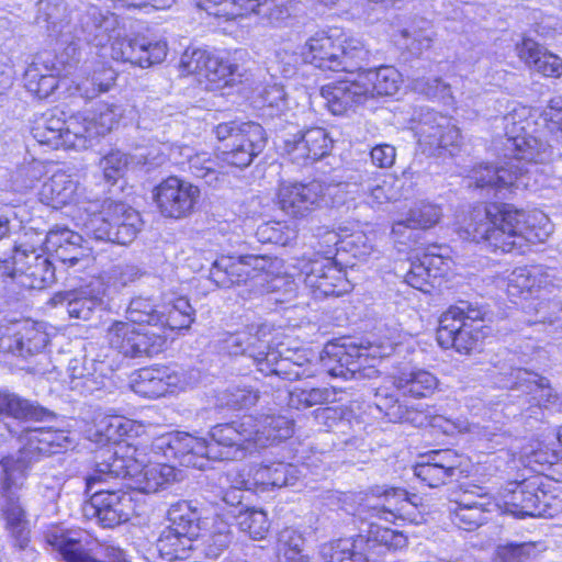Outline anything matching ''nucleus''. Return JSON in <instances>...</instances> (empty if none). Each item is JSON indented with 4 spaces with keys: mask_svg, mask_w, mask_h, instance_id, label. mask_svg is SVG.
<instances>
[{
    "mask_svg": "<svg viewBox=\"0 0 562 562\" xmlns=\"http://www.w3.org/2000/svg\"><path fill=\"white\" fill-rule=\"evenodd\" d=\"M35 22L64 43L77 40L101 48L111 43L110 56L114 60L142 68L164 61L168 52L164 40L140 34L121 37L119 16L93 4L68 11L63 0H38Z\"/></svg>",
    "mask_w": 562,
    "mask_h": 562,
    "instance_id": "nucleus-1",
    "label": "nucleus"
},
{
    "mask_svg": "<svg viewBox=\"0 0 562 562\" xmlns=\"http://www.w3.org/2000/svg\"><path fill=\"white\" fill-rule=\"evenodd\" d=\"M528 111L514 110L504 116V158L497 165H480L471 170L469 186L493 192L496 198H507L513 189L529 186V173L538 171V165L551 161L552 146L527 130L531 123Z\"/></svg>",
    "mask_w": 562,
    "mask_h": 562,
    "instance_id": "nucleus-2",
    "label": "nucleus"
},
{
    "mask_svg": "<svg viewBox=\"0 0 562 562\" xmlns=\"http://www.w3.org/2000/svg\"><path fill=\"white\" fill-rule=\"evenodd\" d=\"M148 464L128 456H120L116 446H105L95 451L94 468L86 477L87 491L92 492L97 484L113 479L130 480L128 486L150 494L165 488L175 481V465L169 464L162 454L151 449Z\"/></svg>",
    "mask_w": 562,
    "mask_h": 562,
    "instance_id": "nucleus-3",
    "label": "nucleus"
},
{
    "mask_svg": "<svg viewBox=\"0 0 562 562\" xmlns=\"http://www.w3.org/2000/svg\"><path fill=\"white\" fill-rule=\"evenodd\" d=\"M465 233L471 240L485 241L494 251L503 252L521 247L522 240L533 241V238L539 237L533 233L530 214L513 204L498 202L476 205Z\"/></svg>",
    "mask_w": 562,
    "mask_h": 562,
    "instance_id": "nucleus-4",
    "label": "nucleus"
},
{
    "mask_svg": "<svg viewBox=\"0 0 562 562\" xmlns=\"http://www.w3.org/2000/svg\"><path fill=\"white\" fill-rule=\"evenodd\" d=\"M20 448L0 461V496L23 488L35 467L70 443L64 430L27 428L19 435Z\"/></svg>",
    "mask_w": 562,
    "mask_h": 562,
    "instance_id": "nucleus-5",
    "label": "nucleus"
},
{
    "mask_svg": "<svg viewBox=\"0 0 562 562\" xmlns=\"http://www.w3.org/2000/svg\"><path fill=\"white\" fill-rule=\"evenodd\" d=\"M268 336L267 326H250L245 331L225 334L220 340L221 349L231 356L249 358L265 375L273 374L289 381L313 375L303 362L283 357L280 350L271 347Z\"/></svg>",
    "mask_w": 562,
    "mask_h": 562,
    "instance_id": "nucleus-6",
    "label": "nucleus"
},
{
    "mask_svg": "<svg viewBox=\"0 0 562 562\" xmlns=\"http://www.w3.org/2000/svg\"><path fill=\"white\" fill-rule=\"evenodd\" d=\"M43 234L25 231L15 240L10 258L0 260V279L22 289L42 290L56 281L55 267L44 254Z\"/></svg>",
    "mask_w": 562,
    "mask_h": 562,
    "instance_id": "nucleus-7",
    "label": "nucleus"
},
{
    "mask_svg": "<svg viewBox=\"0 0 562 562\" xmlns=\"http://www.w3.org/2000/svg\"><path fill=\"white\" fill-rule=\"evenodd\" d=\"M278 259L269 256H223L210 269V279L218 288H248V294L274 292L284 283V278L274 273Z\"/></svg>",
    "mask_w": 562,
    "mask_h": 562,
    "instance_id": "nucleus-8",
    "label": "nucleus"
},
{
    "mask_svg": "<svg viewBox=\"0 0 562 562\" xmlns=\"http://www.w3.org/2000/svg\"><path fill=\"white\" fill-rule=\"evenodd\" d=\"M86 217L81 225L89 238L119 245L132 243L139 233L143 221L132 206L113 200H93L82 204Z\"/></svg>",
    "mask_w": 562,
    "mask_h": 562,
    "instance_id": "nucleus-9",
    "label": "nucleus"
},
{
    "mask_svg": "<svg viewBox=\"0 0 562 562\" xmlns=\"http://www.w3.org/2000/svg\"><path fill=\"white\" fill-rule=\"evenodd\" d=\"M439 386L438 378L424 369L402 372L393 379V390L380 386L375 392V406L392 423L423 425L426 419L417 407L408 406L400 397L426 398Z\"/></svg>",
    "mask_w": 562,
    "mask_h": 562,
    "instance_id": "nucleus-10",
    "label": "nucleus"
},
{
    "mask_svg": "<svg viewBox=\"0 0 562 562\" xmlns=\"http://www.w3.org/2000/svg\"><path fill=\"white\" fill-rule=\"evenodd\" d=\"M487 311L477 303L459 301L439 318L437 341L445 348H453L461 355H469L483 337L482 325Z\"/></svg>",
    "mask_w": 562,
    "mask_h": 562,
    "instance_id": "nucleus-11",
    "label": "nucleus"
},
{
    "mask_svg": "<svg viewBox=\"0 0 562 562\" xmlns=\"http://www.w3.org/2000/svg\"><path fill=\"white\" fill-rule=\"evenodd\" d=\"M214 134L222 143L218 154L221 162L239 169L248 167L267 143L262 126L250 121L220 123L215 126Z\"/></svg>",
    "mask_w": 562,
    "mask_h": 562,
    "instance_id": "nucleus-12",
    "label": "nucleus"
},
{
    "mask_svg": "<svg viewBox=\"0 0 562 562\" xmlns=\"http://www.w3.org/2000/svg\"><path fill=\"white\" fill-rule=\"evenodd\" d=\"M339 186L325 184L321 181L307 183L282 181L278 190L280 209L292 217H306L324 206L334 205L330 198L339 191Z\"/></svg>",
    "mask_w": 562,
    "mask_h": 562,
    "instance_id": "nucleus-13",
    "label": "nucleus"
},
{
    "mask_svg": "<svg viewBox=\"0 0 562 562\" xmlns=\"http://www.w3.org/2000/svg\"><path fill=\"white\" fill-rule=\"evenodd\" d=\"M44 538L67 562H130L125 551L112 544L100 546L98 557L91 555L88 536L81 530L52 526L44 532Z\"/></svg>",
    "mask_w": 562,
    "mask_h": 562,
    "instance_id": "nucleus-14",
    "label": "nucleus"
},
{
    "mask_svg": "<svg viewBox=\"0 0 562 562\" xmlns=\"http://www.w3.org/2000/svg\"><path fill=\"white\" fill-rule=\"evenodd\" d=\"M200 380V371L180 366L148 367L138 370L133 380V391L144 397L158 398L193 387Z\"/></svg>",
    "mask_w": 562,
    "mask_h": 562,
    "instance_id": "nucleus-15",
    "label": "nucleus"
},
{
    "mask_svg": "<svg viewBox=\"0 0 562 562\" xmlns=\"http://www.w3.org/2000/svg\"><path fill=\"white\" fill-rule=\"evenodd\" d=\"M86 132L80 125V116L64 119V113L57 110H49L33 121L31 134L41 145L52 149H86Z\"/></svg>",
    "mask_w": 562,
    "mask_h": 562,
    "instance_id": "nucleus-16",
    "label": "nucleus"
},
{
    "mask_svg": "<svg viewBox=\"0 0 562 562\" xmlns=\"http://www.w3.org/2000/svg\"><path fill=\"white\" fill-rule=\"evenodd\" d=\"M153 450L167 461H178L180 465L205 470L211 461L209 439L188 432H170L153 441Z\"/></svg>",
    "mask_w": 562,
    "mask_h": 562,
    "instance_id": "nucleus-17",
    "label": "nucleus"
},
{
    "mask_svg": "<svg viewBox=\"0 0 562 562\" xmlns=\"http://www.w3.org/2000/svg\"><path fill=\"white\" fill-rule=\"evenodd\" d=\"M415 120V134L424 153L440 156L442 150L459 145L460 132L449 117L428 108H420Z\"/></svg>",
    "mask_w": 562,
    "mask_h": 562,
    "instance_id": "nucleus-18",
    "label": "nucleus"
},
{
    "mask_svg": "<svg viewBox=\"0 0 562 562\" xmlns=\"http://www.w3.org/2000/svg\"><path fill=\"white\" fill-rule=\"evenodd\" d=\"M106 339L111 348L125 357H151L160 352L167 337L154 329H140L136 325L116 321L106 330Z\"/></svg>",
    "mask_w": 562,
    "mask_h": 562,
    "instance_id": "nucleus-19",
    "label": "nucleus"
},
{
    "mask_svg": "<svg viewBox=\"0 0 562 562\" xmlns=\"http://www.w3.org/2000/svg\"><path fill=\"white\" fill-rule=\"evenodd\" d=\"M369 347L357 345L349 340L344 342H329L325 346L321 361L324 370L333 378L342 380L360 379L364 374L368 358L371 356Z\"/></svg>",
    "mask_w": 562,
    "mask_h": 562,
    "instance_id": "nucleus-20",
    "label": "nucleus"
},
{
    "mask_svg": "<svg viewBox=\"0 0 562 562\" xmlns=\"http://www.w3.org/2000/svg\"><path fill=\"white\" fill-rule=\"evenodd\" d=\"M48 342L43 327L31 321L0 322V352L22 358L40 352Z\"/></svg>",
    "mask_w": 562,
    "mask_h": 562,
    "instance_id": "nucleus-21",
    "label": "nucleus"
},
{
    "mask_svg": "<svg viewBox=\"0 0 562 562\" xmlns=\"http://www.w3.org/2000/svg\"><path fill=\"white\" fill-rule=\"evenodd\" d=\"M200 196V190L178 177H168L154 190V200L166 217L181 218L189 215Z\"/></svg>",
    "mask_w": 562,
    "mask_h": 562,
    "instance_id": "nucleus-22",
    "label": "nucleus"
},
{
    "mask_svg": "<svg viewBox=\"0 0 562 562\" xmlns=\"http://www.w3.org/2000/svg\"><path fill=\"white\" fill-rule=\"evenodd\" d=\"M132 497L122 490H95L83 512L86 517L95 518L103 528H114L130 519Z\"/></svg>",
    "mask_w": 562,
    "mask_h": 562,
    "instance_id": "nucleus-23",
    "label": "nucleus"
},
{
    "mask_svg": "<svg viewBox=\"0 0 562 562\" xmlns=\"http://www.w3.org/2000/svg\"><path fill=\"white\" fill-rule=\"evenodd\" d=\"M302 273L305 285L317 300L340 296L349 289L345 272L327 257L310 260L304 265Z\"/></svg>",
    "mask_w": 562,
    "mask_h": 562,
    "instance_id": "nucleus-24",
    "label": "nucleus"
},
{
    "mask_svg": "<svg viewBox=\"0 0 562 562\" xmlns=\"http://www.w3.org/2000/svg\"><path fill=\"white\" fill-rule=\"evenodd\" d=\"M283 150L297 165H306L326 156L331 148V138L323 127H312L279 136Z\"/></svg>",
    "mask_w": 562,
    "mask_h": 562,
    "instance_id": "nucleus-25",
    "label": "nucleus"
},
{
    "mask_svg": "<svg viewBox=\"0 0 562 562\" xmlns=\"http://www.w3.org/2000/svg\"><path fill=\"white\" fill-rule=\"evenodd\" d=\"M211 459L215 461L243 460L251 454L247 430L239 422L217 424L209 431Z\"/></svg>",
    "mask_w": 562,
    "mask_h": 562,
    "instance_id": "nucleus-26",
    "label": "nucleus"
},
{
    "mask_svg": "<svg viewBox=\"0 0 562 562\" xmlns=\"http://www.w3.org/2000/svg\"><path fill=\"white\" fill-rule=\"evenodd\" d=\"M447 252L446 247L428 246L422 257L417 255L416 260L411 262L409 270L405 274L406 283L422 292H430L436 280L450 269L451 259Z\"/></svg>",
    "mask_w": 562,
    "mask_h": 562,
    "instance_id": "nucleus-27",
    "label": "nucleus"
},
{
    "mask_svg": "<svg viewBox=\"0 0 562 562\" xmlns=\"http://www.w3.org/2000/svg\"><path fill=\"white\" fill-rule=\"evenodd\" d=\"M105 286L100 280H92L78 289L55 293L53 305H66L70 317L88 321L95 311L105 307Z\"/></svg>",
    "mask_w": 562,
    "mask_h": 562,
    "instance_id": "nucleus-28",
    "label": "nucleus"
},
{
    "mask_svg": "<svg viewBox=\"0 0 562 562\" xmlns=\"http://www.w3.org/2000/svg\"><path fill=\"white\" fill-rule=\"evenodd\" d=\"M180 66L188 75H196L215 87L226 86L237 67L212 53L194 48L187 49L180 59Z\"/></svg>",
    "mask_w": 562,
    "mask_h": 562,
    "instance_id": "nucleus-29",
    "label": "nucleus"
},
{
    "mask_svg": "<svg viewBox=\"0 0 562 562\" xmlns=\"http://www.w3.org/2000/svg\"><path fill=\"white\" fill-rule=\"evenodd\" d=\"M241 426L247 430L251 454L258 449L277 445L290 438L293 434V422L283 416L263 415L255 417L248 415L241 418Z\"/></svg>",
    "mask_w": 562,
    "mask_h": 562,
    "instance_id": "nucleus-30",
    "label": "nucleus"
},
{
    "mask_svg": "<svg viewBox=\"0 0 562 562\" xmlns=\"http://www.w3.org/2000/svg\"><path fill=\"white\" fill-rule=\"evenodd\" d=\"M38 200L53 209H61L72 203L77 204L79 221L86 217L82 204L91 200H81V187L78 179L66 171H56L52 177L45 180L38 190Z\"/></svg>",
    "mask_w": 562,
    "mask_h": 562,
    "instance_id": "nucleus-31",
    "label": "nucleus"
},
{
    "mask_svg": "<svg viewBox=\"0 0 562 562\" xmlns=\"http://www.w3.org/2000/svg\"><path fill=\"white\" fill-rule=\"evenodd\" d=\"M554 278V270L551 269L518 267L507 278L506 293L515 304H518L519 300H524V303H527L532 297H536L533 294L541 289L557 286L553 283Z\"/></svg>",
    "mask_w": 562,
    "mask_h": 562,
    "instance_id": "nucleus-32",
    "label": "nucleus"
},
{
    "mask_svg": "<svg viewBox=\"0 0 562 562\" xmlns=\"http://www.w3.org/2000/svg\"><path fill=\"white\" fill-rule=\"evenodd\" d=\"M321 94L334 115H344L369 100L368 90L359 74L353 80H341L323 86Z\"/></svg>",
    "mask_w": 562,
    "mask_h": 562,
    "instance_id": "nucleus-33",
    "label": "nucleus"
},
{
    "mask_svg": "<svg viewBox=\"0 0 562 562\" xmlns=\"http://www.w3.org/2000/svg\"><path fill=\"white\" fill-rule=\"evenodd\" d=\"M459 467L460 457L454 450H437L414 467V475L434 488L450 482Z\"/></svg>",
    "mask_w": 562,
    "mask_h": 562,
    "instance_id": "nucleus-34",
    "label": "nucleus"
},
{
    "mask_svg": "<svg viewBox=\"0 0 562 562\" xmlns=\"http://www.w3.org/2000/svg\"><path fill=\"white\" fill-rule=\"evenodd\" d=\"M55 59L52 53L43 52L35 55L25 69V87L38 98H47L58 87L59 69Z\"/></svg>",
    "mask_w": 562,
    "mask_h": 562,
    "instance_id": "nucleus-35",
    "label": "nucleus"
},
{
    "mask_svg": "<svg viewBox=\"0 0 562 562\" xmlns=\"http://www.w3.org/2000/svg\"><path fill=\"white\" fill-rule=\"evenodd\" d=\"M339 35L316 33L303 45L305 64L322 70L339 71Z\"/></svg>",
    "mask_w": 562,
    "mask_h": 562,
    "instance_id": "nucleus-36",
    "label": "nucleus"
},
{
    "mask_svg": "<svg viewBox=\"0 0 562 562\" xmlns=\"http://www.w3.org/2000/svg\"><path fill=\"white\" fill-rule=\"evenodd\" d=\"M196 7L210 15L227 20L256 13L271 18L274 0H195Z\"/></svg>",
    "mask_w": 562,
    "mask_h": 562,
    "instance_id": "nucleus-37",
    "label": "nucleus"
},
{
    "mask_svg": "<svg viewBox=\"0 0 562 562\" xmlns=\"http://www.w3.org/2000/svg\"><path fill=\"white\" fill-rule=\"evenodd\" d=\"M513 488L505 495V504L519 516H542L546 512L541 507L546 493L540 490L538 477L512 484Z\"/></svg>",
    "mask_w": 562,
    "mask_h": 562,
    "instance_id": "nucleus-38",
    "label": "nucleus"
},
{
    "mask_svg": "<svg viewBox=\"0 0 562 562\" xmlns=\"http://www.w3.org/2000/svg\"><path fill=\"white\" fill-rule=\"evenodd\" d=\"M248 475L254 486L268 491L294 485L301 471L292 463L272 462L252 467Z\"/></svg>",
    "mask_w": 562,
    "mask_h": 562,
    "instance_id": "nucleus-39",
    "label": "nucleus"
},
{
    "mask_svg": "<svg viewBox=\"0 0 562 562\" xmlns=\"http://www.w3.org/2000/svg\"><path fill=\"white\" fill-rule=\"evenodd\" d=\"M0 512L5 521V529L20 550H26L30 543V528L26 513L21 506L14 491L0 496Z\"/></svg>",
    "mask_w": 562,
    "mask_h": 562,
    "instance_id": "nucleus-40",
    "label": "nucleus"
},
{
    "mask_svg": "<svg viewBox=\"0 0 562 562\" xmlns=\"http://www.w3.org/2000/svg\"><path fill=\"white\" fill-rule=\"evenodd\" d=\"M517 52L529 68L541 74L544 77L559 78L562 76V59L550 53L531 38H524L517 45Z\"/></svg>",
    "mask_w": 562,
    "mask_h": 562,
    "instance_id": "nucleus-41",
    "label": "nucleus"
},
{
    "mask_svg": "<svg viewBox=\"0 0 562 562\" xmlns=\"http://www.w3.org/2000/svg\"><path fill=\"white\" fill-rule=\"evenodd\" d=\"M512 376L514 379L513 386L535 394L540 406L557 411L562 408L559 394L552 390L547 378L520 368L514 370Z\"/></svg>",
    "mask_w": 562,
    "mask_h": 562,
    "instance_id": "nucleus-42",
    "label": "nucleus"
},
{
    "mask_svg": "<svg viewBox=\"0 0 562 562\" xmlns=\"http://www.w3.org/2000/svg\"><path fill=\"white\" fill-rule=\"evenodd\" d=\"M359 75L368 90V99L394 95L403 82L401 72L393 66L364 69Z\"/></svg>",
    "mask_w": 562,
    "mask_h": 562,
    "instance_id": "nucleus-43",
    "label": "nucleus"
},
{
    "mask_svg": "<svg viewBox=\"0 0 562 562\" xmlns=\"http://www.w3.org/2000/svg\"><path fill=\"white\" fill-rule=\"evenodd\" d=\"M122 109L116 104L101 103L95 109L92 117H80V125L86 132H81L86 136V148L92 145L93 139L98 136L105 135L111 132L122 116Z\"/></svg>",
    "mask_w": 562,
    "mask_h": 562,
    "instance_id": "nucleus-44",
    "label": "nucleus"
},
{
    "mask_svg": "<svg viewBox=\"0 0 562 562\" xmlns=\"http://www.w3.org/2000/svg\"><path fill=\"white\" fill-rule=\"evenodd\" d=\"M15 419L48 420L55 417L54 412L19 396L15 393L0 391V415Z\"/></svg>",
    "mask_w": 562,
    "mask_h": 562,
    "instance_id": "nucleus-45",
    "label": "nucleus"
},
{
    "mask_svg": "<svg viewBox=\"0 0 562 562\" xmlns=\"http://www.w3.org/2000/svg\"><path fill=\"white\" fill-rule=\"evenodd\" d=\"M161 321L155 333L166 337L165 330L187 329L194 321V310L186 297H178L172 303L166 304L159 311Z\"/></svg>",
    "mask_w": 562,
    "mask_h": 562,
    "instance_id": "nucleus-46",
    "label": "nucleus"
},
{
    "mask_svg": "<svg viewBox=\"0 0 562 562\" xmlns=\"http://www.w3.org/2000/svg\"><path fill=\"white\" fill-rule=\"evenodd\" d=\"M168 528L178 535L195 541L200 532V515L189 502L182 501L170 506Z\"/></svg>",
    "mask_w": 562,
    "mask_h": 562,
    "instance_id": "nucleus-47",
    "label": "nucleus"
},
{
    "mask_svg": "<svg viewBox=\"0 0 562 562\" xmlns=\"http://www.w3.org/2000/svg\"><path fill=\"white\" fill-rule=\"evenodd\" d=\"M362 538L358 540L339 539L321 547L322 562H376L362 552Z\"/></svg>",
    "mask_w": 562,
    "mask_h": 562,
    "instance_id": "nucleus-48",
    "label": "nucleus"
},
{
    "mask_svg": "<svg viewBox=\"0 0 562 562\" xmlns=\"http://www.w3.org/2000/svg\"><path fill=\"white\" fill-rule=\"evenodd\" d=\"M529 324H549L562 329V301L546 297H532L522 303Z\"/></svg>",
    "mask_w": 562,
    "mask_h": 562,
    "instance_id": "nucleus-49",
    "label": "nucleus"
},
{
    "mask_svg": "<svg viewBox=\"0 0 562 562\" xmlns=\"http://www.w3.org/2000/svg\"><path fill=\"white\" fill-rule=\"evenodd\" d=\"M187 165L189 172L193 177L204 180L207 186L216 188L225 180L226 171H224V165L218 159V156L212 158L205 151L192 154Z\"/></svg>",
    "mask_w": 562,
    "mask_h": 562,
    "instance_id": "nucleus-50",
    "label": "nucleus"
},
{
    "mask_svg": "<svg viewBox=\"0 0 562 562\" xmlns=\"http://www.w3.org/2000/svg\"><path fill=\"white\" fill-rule=\"evenodd\" d=\"M339 71H362V66L369 61L370 50L362 40L353 36L339 35Z\"/></svg>",
    "mask_w": 562,
    "mask_h": 562,
    "instance_id": "nucleus-51",
    "label": "nucleus"
},
{
    "mask_svg": "<svg viewBox=\"0 0 562 562\" xmlns=\"http://www.w3.org/2000/svg\"><path fill=\"white\" fill-rule=\"evenodd\" d=\"M412 505L408 493L405 490L392 487L384 491L382 503L371 508L372 517H378L385 521H394L397 518H403Z\"/></svg>",
    "mask_w": 562,
    "mask_h": 562,
    "instance_id": "nucleus-52",
    "label": "nucleus"
},
{
    "mask_svg": "<svg viewBox=\"0 0 562 562\" xmlns=\"http://www.w3.org/2000/svg\"><path fill=\"white\" fill-rule=\"evenodd\" d=\"M156 548L164 560H186L189 558V552L194 549V541L167 527L161 531Z\"/></svg>",
    "mask_w": 562,
    "mask_h": 562,
    "instance_id": "nucleus-53",
    "label": "nucleus"
},
{
    "mask_svg": "<svg viewBox=\"0 0 562 562\" xmlns=\"http://www.w3.org/2000/svg\"><path fill=\"white\" fill-rule=\"evenodd\" d=\"M127 323L134 325H148L157 329L161 314L149 297H133L125 311Z\"/></svg>",
    "mask_w": 562,
    "mask_h": 562,
    "instance_id": "nucleus-54",
    "label": "nucleus"
},
{
    "mask_svg": "<svg viewBox=\"0 0 562 562\" xmlns=\"http://www.w3.org/2000/svg\"><path fill=\"white\" fill-rule=\"evenodd\" d=\"M235 486L226 490L222 496L221 513L216 515L224 520L232 521L237 517L238 512L245 510L247 507L243 504L244 493L243 490H250L254 485L250 479L234 481Z\"/></svg>",
    "mask_w": 562,
    "mask_h": 562,
    "instance_id": "nucleus-55",
    "label": "nucleus"
},
{
    "mask_svg": "<svg viewBox=\"0 0 562 562\" xmlns=\"http://www.w3.org/2000/svg\"><path fill=\"white\" fill-rule=\"evenodd\" d=\"M233 539L231 522L223 518L214 519L212 529L203 543V552L206 558L217 559L231 544Z\"/></svg>",
    "mask_w": 562,
    "mask_h": 562,
    "instance_id": "nucleus-56",
    "label": "nucleus"
},
{
    "mask_svg": "<svg viewBox=\"0 0 562 562\" xmlns=\"http://www.w3.org/2000/svg\"><path fill=\"white\" fill-rule=\"evenodd\" d=\"M452 522L460 529L471 531L485 521L484 510L477 503L456 502L449 507Z\"/></svg>",
    "mask_w": 562,
    "mask_h": 562,
    "instance_id": "nucleus-57",
    "label": "nucleus"
},
{
    "mask_svg": "<svg viewBox=\"0 0 562 562\" xmlns=\"http://www.w3.org/2000/svg\"><path fill=\"white\" fill-rule=\"evenodd\" d=\"M233 521L237 524L240 531L247 533L254 540L263 539L270 527L267 514L263 510L248 507L238 512Z\"/></svg>",
    "mask_w": 562,
    "mask_h": 562,
    "instance_id": "nucleus-58",
    "label": "nucleus"
},
{
    "mask_svg": "<svg viewBox=\"0 0 562 562\" xmlns=\"http://www.w3.org/2000/svg\"><path fill=\"white\" fill-rule=\"evenodd\" d=\"M335 390L328 387H295L290 391V405L296 408H308L335 401Z\"/></svg>",
    "mask_w": 562,
    "mask_h": 562,
    "instance_id": "nucleus-59",
    "label": "nucleus"
},
{
    "mask_svg": "<svg viewBox=\"0 0 562 562\" xmlns=\"http://www.w3.org/2000/svg\"><path fill=\"white\" fill-rule=\"evenodd\" d=\"M260 395L257 390L248 385H235L226 389L218 397L222 406L233 409L249 408L257 404Z\"/></svg>",
    "mask_w": 562,
    "mask_h": 562,
    "instance_id": "nucleus-60",
    "label": "nucleus"
},
{
    "mask_svg": "<svg viewBox=\"0 0 562 562\" xmlns=\"http://www.w3.org/2000/svg\"><path fill=\"white\" fill-rule=\"evenodd\" d=\"M256 237L262 244L286 246L296 238V232L282 222H267L258 226Z\"/></svg>",
    "mask_w": 562,
    "mask_h": 562,
    "instance_id": "nucleus-61",
    "label": "nucleus"
},
{
    "mask_svg": "<svg viewBox=\"0 0 562 562\" xmlns=\"http://www.w3.org/2000/svg\"><path fill=\"white\" fill-rule=\"evenodd\" d=\"M116 72L103 65L95 69L90 78L82 81L78 89L87 99H93L101 92H106L114 85Z\"/></svg>",
    "mask_w": 562,
    "mask_h": 562,
    "instance_id": "nucleus-62",
    "label": "nucleus"
},
{
    "mask_svg": "<svg viewBox=\"0 0 562 562\" xmlns=\"http://www.w3.org/2000/svg\"><path fill=\"white\" fill-rule=\"evenodd\" d=\"M441 215L439 205L422 201L408 211L407 221L416 229H428L439 223Z\"/></svg>",
    "mask_w": 562,
    "mask_h": 562,
    "instance_id": "nucleus-63",
    "label": "nucleus"
},
{
    "mask_svg": "<svg viewBox=\"0 0 562 562\" xmlns=\"http://www.w3.org/2000/svg\"><path fill=\"white\" fill-rule=\"evenodd\" d=\"M544 128L562 145V97L550 99L540 113Z\"/></svg>",
    "mask_w": 562,
    "mask_h": 562,
    "instance_id": "nucleus-64",
    "label": "nucleus"
}]
</instances>
